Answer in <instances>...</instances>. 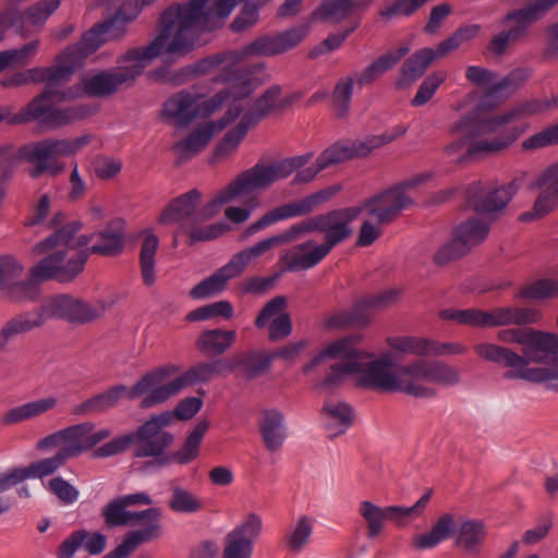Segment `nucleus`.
<instances>
[{
	"label": "nucleus",
	"mask_w": 558,
	"mask_h": 558,
	"mask_svg": "<svg viewBox=\"0 0 558 558\" xmlns=\"http://www.w3.org/2000/svg\"><path fill=\"white\" fill-rule=\"evenodd\" d=\"M58 403L56 397L37 399L5 411L1 416L4 425H14L21 422L32 420L52 410Z\"/></svg>",
	"instance_id": "37"
},
{
	"label": "nucleus",
	"mask_w": 558,
	"mask_h": 558,
	"mask_svg": "<svg viewBox=\"0 0 558 558\" xmlns=\"http://www.w3.org/2000/svg\"><path fill=\"white\" fill-rule=\"evenodd\" d=\"M357 340L359 337L335 340L303 366V373L310 374L328 360H339L330 366V374L315 383L314 389L333 388L351 376L359 386L366 389L430 399L436 396V390L424 383L439 386H453L459 383V371L436 360H415L393 372L395 360L391 352L375 356L368 351L356 349Z\"/></svg>",
	"instance_id": "1"
},
{
	"label": "nucleus",
	"mask_w": 558,
	"mask_h": 558,
	"mask_svg": "<svg viewBox=\"0 0 558 558\" xmlns=\"http://www.w3.org/2000/svg\"><path fill=\"white\" fill-rule=\"evenodd\" d=\"M519 298L542 301L558 298V279H541L522 289Z\"/></svg>",
	"instance_id": "60"
},
{
	"label": "nucleus",
	"mask_w": 558,
	"mask_h": 558,
	"mask_svg": "<svg viewBox=\"0 0 558 558\" xmlns=\"http://www.w3.org/2000/svg\"><path fill=\"white\" fill-rule=\"evenodd\" d=\"M263 519L255 512H250L223 538L221 558H252L254 543L263 531Z\"/></svg>",
	"instance_id": "19"
},
{
	"label": "nucleus",
	"mask_w": 558,
	"mask_h": 558,
	"mask_svg": "<svg viewBox=\"0 0 558 558\" xmlns=\"http://www.w3.org/2000/svg\"><path fill=\"white\" fill-rule=\"evenodd\" d=\"M235 338L234 330L208 329L198 335L195 345L205 355H220L231 348Z\"/></svg>",
	"instance_id": "39"
},
{
	"label": "nucleus",
	"mask_w": 558,
	"mask_h": 558,
	"mask_svg": "<svg viewBox=\"0 0 558 558\" xmlns=\"http://www.w3.org/2000/svg\"><path fill=\"white\" fill-rule=\"evenodd\" d=\"M517 191L514 182L493 190L475 203V210L483 215H495L506 208Z\"/></svg>",
	"instance_id": "43"
},
{
	"label": "nucleus",
	"mask_w": 558,
	"mask_h": 558,
	"mask_svg": "<svg viewBox=\"0 0 558 558\" xmlns=\"http://www.w3.org/2000/svg\"><path fill=\"white\" fill-rule=\"evenodd\" d=\"M301 159L284 161L274 166L255 165L253 168L240 173L228 185L216 192L197 213L202 201V193L197 189L174 198L160 215V221L171 223L182 219L192 218V222L208 220L218 215L223 205L244 197L253 192L265 190L275 182L287 177L293 165Z\"/></svg>",
	"instance_id": "5"
},
{
	"label": "nucleus",
	"mask_w": 558,
	"mask_h": 558,
	"mask_svg": "<svg viewBox=\"0 0 558 558\" xmlns=\"http://www.w3.org/2000/svg\"><path fill=\"white\" fill-rule=\"evenodd\" d=\"M223 80L231 81V87L229 89H222L225 93L229 94V97L226 99V104L229 106L228 110L234 105L240 106L241 111L235 119L240 114H243L246 120L251 121L254 125L266 116L282 110L293 101L290 95L282 94L280 86L274 85L254 102H251L247 97L256 87L251 78L240 76L234 80L230 77H225Z\"/></svg>",
	"instance_id": "9"
},
{
	"label": "nucleus",
	"mask_w": 558,
	"mask_h": 558,
	"mask_svg": "<svg viewBox=\"0 0 558 558\" xmlns=\"http://www.w3.org/2000/svg\"><path fill=\"white\" fill-rule=\"evenodd\" d=\"M44 326V318L39 308L20 313L8 319L0 329V352L4 351L15 337L27 333Z\"/></svg>",
	"instance_id": "32"
},
{
	"label": "nucleus",
	"mask_w": 558,
	"mask_h": 558,
	"mask_svg": "<svg viewBox=\"0 0 558 558\" xmlns=\"http://www.w3.org/2000/svg\"><path fill=\"white\" fill-rule=\"evenodd\" d=\"M339 190L340 186L338 185L328 186L302 199L276 207L251 223L244 231L242 238L247 239L248 236L254 235L282 220L307 215L319 205L328 202L339 192Z\"/></svg>",
	"instance_id": "15"
},
{
	"label": "nucleus",
	"mask_w": 558,
	"mask_h": 558,
	"mask_svg": "<svg viewBox=\"0 0 558 558\" xmlns=\"http://www.w3.org/2000/svg\"><path fill=\"white\" fill-rule=\"evenodd\" d=\"M140 396V381L133 386L114 385L76 404L73 409L75 415L101 414L116 408L123 400H133Z\"/></svg>",
	"instance_id": "23"
},
{
	"label": "nucleus",
	"mask_w": 558,
	"mask_h": 558,
	"mask_svg": "<svg viewBox=\"0 0 558 558\" xmlns=\"http://www.w3.org/2000/svg\"><path fill=\"white\" fill-rule=\"evenodd\" d=\"M140 441V428L118 436L105 445L98 447L94 452V458H108L126 451L130 447Z\"/></svg>",
	"instance_id": "58"
},
{
	"label": "nucleus",
	"mask_w": 558,
	"mask_h": 558,
	"mask_svg": "<svg viewBox=\"0 0 558 558\" xmlns=\"http://www.w3.org/2000/svg\"><path fill=\"white\" fill-rule=\"evenodd\" d=\"M279 245H281L280 241L277 234H274L239 251L233 254L229 260L233 264L234 268L241 276L251 264H254L262 258L268 259L271 255V251Z\"/></svg>",
	"instance_id": "34"
},
{
	"label": "nucleus",
	"mask_w": 558,
	"mask_h": 558,
	"mask_svg": "<svg viewBox=\"0 0 558 558\" xmlns=\"http://www.w3.org/2000/svg\"><path fill=\"white\" fill-rule=\"evenodd\" d=\"M543 109V104L529 101L478 120L470 116L462 117L451 125L450 132L465 134L449 143L445 151L458 163L497 155L508 149L529 126L514 122L523 117L537 114Z\"/></svg>",
	"instance_id": "3"
},
{
	"label": "nucleus",
	"mask_w": 558,
	"mask_h": 558,
	"mask_svg": "<svg viewBox=\"0 0 558 558\" xmlns=\"http://www.w3.org/2000/svg\"><path fill=\"white\" fill-rule=\"evenodd\" d=\"M534 186L539 191L533 209L521 215V220L542 218L558 205V163L547 167L536 179Z\"/></svg>",
	"instance_id": "24"
},
{
	"label": "nucleus",
	"mask_w": 558,
	"mask_h": 558,
	"mask_svg": "<svg viewBox=\"0 0 558 558\" xmlns=\"http://www.w3.org/2000/svg\"><path fill=\"white\" fill-rule=\"evenodd\" d=\"M326 429L331 436L343 434L353 422L352 408L342 401L328 400L322 409Z\"/></svg>",
	"instance_id": "36"
},
{
	"label": "nucleus",
	"mask_w": 558,
	"mask_h": 558,
	"mask_svg": "<svg viewBox=\"0 0 558 558\" xmlns=\"http://www.w3.org/2000/svg\"><path fill=\"white\" fill-rule=\"evenodd\" d=\"M23 272L24 267L13 256L4 255L0 257V289L7 290L13 302L34 301L36 299L35 283L37 281L32 279L31 275L27 280H20Z\"/></svg>",
	"instance_id": "21"
},
{
	"label": "nucleus",
	"mask_w": 558,
	"mask_h": 558,
	"mask_svg": "<svg viewBox=\"0 0 558 558\" xmlns=\"http://www.w3.org/2000/svg\"><path fill=\"white\" fill-rule=\"evenodd\" d=\"M558 4V0H533L525 5L511 10L502 19L504 25H510L493 36L489 50L494 56H502L511 44L527 36L530 27L543 19Z\"/></svg>",
	"instance_id": "10"
},
{
	"label": "nucleus",
	"mask_w": 558,
	"mask_h": 558,
	"mask_svg": "<svg viewBox=\"0 0 558 558\" xmlns=\"http://www.w3.org/2000/svg\"><path fill=\"white\" fill-rule=\"evenodd\" d=\"M259 432L267 450H279L288 435L283 413L277 409L265 410L259 422Z\"/></svg>",
	"instance_id": "31"
},
{
	"label": "nucleus",
	"mask_w": 558,
	"mask_h": 558,
	"mask_svg": "<svg viewBox=\"0 0 558 558\" xmlns=\"http://www.w3.org/2000/svg\"><path fill=\"white\" fill-rule=\"evenodd\" d=\"M330 252L323 242L307 240L283 251L280 260L289 271L307 270L318 265Z\"/></svg>",
	"instance_id": "26"
},
{
	"label": "nucleus",
	"mask_w": 558,
	"mask_h": 558,
	"mask_svg": "<svg viewBox=\"0 0 558 558\" xmlns=\"http://www.w3.org/2000/svg\"><path fill=\"white\" fill-rule=\"evenodd\" d=\"M222 369L221 361H208L198 363L183 373H178L182 383V390L189 386L205 384L217 377Z\"/></svg>",
	"instance_id": "48"
},
{
	"label": "nucleus",
	"mask_w": 558,
	"mask_h": 558,
	"mask_svg": "<svg viewBox=\"0 0 558 558\" xmlns=\"http://www.w3.org/2000/svg\"><path fill=\"white\" fill-rule=\"evenodd\" d=\"M66 457L58 449L54 456L34 461L26 468L20 469L24 481L27 478L41 480L47 476L53 475L66 463Z\"/></svg>",
	"instance_id": "51"
},
{
	"label": "nucleus",
	"mask_w": 558,
	"mask_h": 558,
	"mask_svg": "<svg viewBox=\"0 0 558 558\" xmlns=\"http://www.w3.org/2000/svg\"><path fill=\"white\" fill-rule=\"evenodd\" d=\"M356 3L354 0H326L313 14L312 19H322L330 23H339L354 14Z\"/></svg>",
	"instance_id": "52"
},
{
	"label": "nucleus",
	"mask_w": 558,
	"mask_h": 558,
	"mask_svg": "<svg viewBox=\"0 0 558 558\" xmlns=\"http://www.w3.org/2000/svg\"><path fill=\"white\" fill-rule=\"evenodd\" d=\"M457 530L453 514L442 513L425 532L414 534L411 547L417 551L432 550L452 537Z\"/></svg>",
	"instance_id": "28"
},
{
	"label": "nucleus",
	"mask_w": 558,
	"mask_h": 558,
	"mask_svg": "<svg viewBox=\"0 0 558 558\" xmlns=\"http://www.w3.org/2000/svg\"><path fill=\"white\" fill-rule=\"evenodd\" d=\"M481 32L478 24H470L458 28L451 36L440 41L435 50L437 58L444 57L460 48L464 43L474 39Z\"/></svg>",
	"instance_id": "56"
},
{
	"label": "nucleus",
	"mask_w": 558,
	"mask_h": 558,
	"mask_svg": "<svg viewBox=\"0 0 558 558\" xmlns=\"http://www.w3.org/2000/svg\"><path fill=\"white\" fill-rule=\"evenodd\" d=\"M233 306L229 301H218L211 304H207L190 312L186 315L189 322H202L207 320L216 316H221L227 319L233 316Z\"/></svg>",
	"instance_id": "61"
},
{
	"label": "nucleus",
	"mask_w": 558,
	"mask_h": 558,
	"mask_svg": "<svg viewBox=\"0 0 558 558\" xmlns=\"http://www.w3.org/2000/svg\"><path fill=\"white\" fill-rule=\"evenodd\" d=\"M88 57L78 44L66 47L57 57L54 65L61 82H66L76 70L84 65Z\"/></svg>",
	"instance_id": "49"
},
{
	"label": "nucleus",
	"mask_w": 558,
	"mask_h": 558,
	"mask_svg": "<svg viewBox=\"0 0 558 558\" xmlns=\"http://www.w3.org/2000/svg\"><path fill=\"white\" fill-rule=\"evenodd\" d=\"M173 423L172 412L165 411L142 424V457H154L158 465L166 463L167 458L162 453L173 440V436L166 428Z\"/></svg>",
	"instance_id": "20"
},
{
	"label": "nucleus",
	"mask_w": 558,
	"mask_h": 558,
	"mask_svg": "<svg viewBox=\"0 0 558 558\" xmlns=\"http://www.w3.org/2000/svg\"><path fill=\"white\" fill-rule=\"evenodd\" d=\"M89 142V135H82L76 138H46L28 143L16 150L12 162L24 161L33 165L28 171L33 179L39 178L45 172L56 175L63 170V166L58 165L57 159L76 155Z\"/></svg>",
	"instance_id": "8"
},
{
	"label": "nucleus",
	"mask_w": 558,
	"mask_h": 558,
	"mask_svg": "<svg viewBox=\"0 0 558 558\" xmlns=\"http://www.w3.org/2000/svg\"><path fill=\"white\" fill-rule=\"evenodd\" d=\"M59 0H43L27 9L21 16V23H16V32L28 37L39 32L48 17L59 8Z\"/></svg>",
	"instance_id": "33"
},
{
	"label": "nucleus",
	"mask_w": 558,
	"mask_h": 558,
	"mask_svg": "<svg viewBox=\"0 0 558 558\" xmlns=\"http://www.w3.org/2000/svg\"><path fill=\"white\" fill-rule=\"evenodd\" d=\"M38 308L44 324L48 319H61L74 325H85L100 318L106 312L104 303L94 305L71 294L53 295Z\"/></svg>",
	"instance_id": "14"
},
{
	"label": "nucleus",
	"mask_w": 558,
	"mask_h": 558,
	"mask_svg": "<svg viewBox=\"0 0 558 558\" xmlns=\"http://www.w3.org/2000/svg\"><path fill=\"white\" fill-rule=\"evenodd\" d=\"M161 535V510L155 507L142 510V543L156 541Z\"/></svg>",
	"instance_id": "63"
},
{
	"label": "nucleus",
	"mask_w": 558,
	"mask_h": 558,
	"mask_svg": "<svg viewBox=\"0 0 558 558\" xmlns=\"http://www.w3.org/2000/svg\"><path fill=\"white\" fill-rule=\"evenodd\" d=\"M134 19H136V14L125 15L124 10H119L111 19L85 32L77 44L90 56L106 43L120 38L125 32V25Z\"/></svg>",
	"instance_id": "22"
},
{
	"label": "nucleus",
	"mask_w": 558,
	"mask_h": 558,
	"mask_svg": "<svg viewBox=\"0 0 558 558\" xmlns=\"http://www.w3.org/2000/svg\"><path fill=\"white\" fill-rule=\"evenodd\" d=\"M69 97L59 89H46L33 99L26 109L29 119L37 120L50 129H58L77 120L84 119L90 110L83 106L54 108L53 105Z\"/></svg>",
	"instance_id": "13"
},
{
	"label": "nucleus",
	"mask_w": 558,
	"mask_h": 558,
	"mask_svg": "<svg viewBox=\"0 0 558 558\" xmlns=\"http://www.w3.org/2000/svg\"><path fill=\"white\" fill-rule=\"evenodd\" d=\"M465 77L477 87L489 88L487 96H490L502 90L514 89L525 75L522 70H515L498 80L496 73L486 68L469 65L465 69Z\"/></svg>",
	"instance_id": "27"
},
{
	"label": "nucleus",
	"mask_w": 558,
	"mask_h": 558,
	"mask_svg": "<svg viewBox=\"0 0 558 558\" xmlns=\"http://www.w3.org/2000/svg\"><path fill=\"white\" fill-rule=\"evenodd\" d=\"M232 52L233 51H230V52H227L223 54L214 56L210 58L199 60L198 62H196L193 65L192 71L195 74H206V73H211V72H227V74H225L222 76L217 75L215 77V81L226 82V80H223L225 77H230V78L234 80L238 76H234L230 72H231V69L235 64L239 63V61H234L233 58L230 57L232 54ZM227 83H229V85L226 89H229L231 87V81H227Z\"/></svg>",
	"instance_id": "47"
},
{
	"label": "nucleus",
	"mask_w": 558,
	"mask_h": 558,
	"mask_svg": "<svg viewBox=\"0 0 558 558\" xmlns=\"http://www.w3.org/2000/svg\"><path fill=\"white\" fill-rule=\"evenodd\" d=\"M497 338L508 344L521 345V353L495 343H481L474 348L476 354L506 368V379L542 385L558 392L557 332L510 328L498 331Z\"/></svg>",
	"instance_id": "2"
},
{
	"label": "nucleus",
	"mask_w": 558,
	"mask_h": 558,
	"mask_svg": "<svg viewBox=\"0 0 558 558\" xmlns=\"http://www.w3.org/2000/svg\"><path fill=\"white\" fill-rule=\"evenodd\" d=\"M489 226L480 219H469L460 223L453 231V238L460 245V252L466 254L482 243L488 235Z\"/></svg>",
	"instance_id": "41"
},
{
	"label": "nucleus",
	"mask_w": 558,
	"mask_h": 558,
	"mask_svg": "<svg viewBox=\"0 0 558 558\" xmlns=\"http://www.w3.org/2000/svg\"><path fill=\"white\" fill-rule=\"evenodd\" d=\"M180 367L167 364L142 376V408L160 405L182 391Z\"/></svg>",
	"instance_id": "17"
},
{
	"label": "nucleus",
	"mask_w": 558,
	"mask_h": 558,
	"mask_svg": "<svg viewBox=\"0 0 558 558\" xmlns=\"http://www.w3.org/2000/svg\"><path fill=\"white\" fill-rule=\"evenodd\" d=\"M316 519L310 514H299L294 517L287 527L282 542L288 551L301 554L311 544Z\"/></svg>",
	"instance_id": "29"
},
{
	"label": "nucleus",
	"mask_w": 558,
	"mask_h": 558,
	"mask_svg": "<svg viewBox=\"0 0 558 558\" xmlns=\"http://www.w3.org/2000/svg\"><path fill=\"white\" fill-rule=\"evenodd\" d=\"M437 58L432 48H423L416 51L403 65L402 76L408 81H415L424 74L426 69Z\"/></svg>",
	"instance_id": "57"
},
{
	"label": "nucleus",
	"mask_w": 558,
	"mask_h": 558,
	"mask_svg": "<svg viewBox=\"0 0 558 558\" xmlns=\"http://www.w3.org/2000/svg\"><path fill=\"white\" fill-rule=\"evenodd\" d=\"M240 0H189L169 7L161 15L160 34L142 49V63L160 56L189 52L201 32L214 29L232 13Z\"/></svg>",
	"instance_id": "4"
},
{
	"label": "nucleus",
	"mask_w": 558,
	"mask_h": 558,
	"mask_svg": "<svg viewBox=\"0 0 558 558\" xmlns=\"http://www.w3.org/2000/svg\"><path fill=\"white\" fill-rule=\"evenodd\" d=\"M357 512L366 525V536L369 539L377 538L385 530L387 517V506L380 507L375 502L364 499L360 501Z\"/></svg>",
	"instance_id": "44"
},
{
	"label": "nucleus",
	"mask_w": 558,
	"mask_h": 558,
	"mask_svg": "<svg viewBox=\"0 0 558 558\" xmlns=\"http://www.w3.org/2000/svg\"><path fill=\"white\" fill-rule=\"evenodd\" d=\"M240 111V106L234 105L227 111L223 118L199 123L185 136L177 140L171 147L177 162H186L205 149L214 135L221 132L233 122Z\"/></svg>",
	"instance_id": "16"
},
{
	"label": "nucleus",
	"mask_w": 558,
	"mask_h": 558,
	"mask_svg": "<svg viewBox=\"0 0 558 558\" xmlns=\"http://www.w3.org/2000/svg\"><path fill=\"white\" fill-rule=\"evenodd\" d=\"M239 122L227 132L216 149V158H223L232 154L241 144L248 130L254 126L243 114H240Z\"/></svg>",
	"instance_id": "55"
},
{
	"label": "nucleus",
	"mask_w": 558,
	"mask_h": 558,
	"mask_svg": "<svg viewBox=\"0 0 558 558\" xmlns=\"http://www.w3.org/2000/svg\"><path fill=\"white\" fill-rule=\"evenodd\" d=\"M356 84L350 75L337 83L332 93V104L336 114L340 118L345 117L350 109L353 86Z\"/></svg>",
	"instance_id": "62"
},
{
	"label": "nucleus",
	"mask_w": 558,
	"mask_h": 558,
	"mask_svg": "<svg viewBox=\"0 0 558 558\" xmlns=\"http://www.w3.org/2000/svg\"><path fill=\"white\" fill-rule=\"evenodd\" d=\"M124 247L123 223L120 220L112 221L108 227L96 235V242L88 246L89 255L97 253L106 256H113L122 252Z\"/></svg>",
	"instance_id": "38"
},
{
	"label": "nucleus",
	"mask_w": 558,
	"mask_h": 558,
	"mask_svg": "<svg viewBox=\"0 0 558 558\" xmlns=\"http://www.w3.org/2000/svg\"><path fill=\"white\" fill-rule=\"evenodd\" d=\"M169 507L179 513H195L204 507L202 500L190 490L177 487L172 490Z\"/></svg>",
	"instance_id": "59"
},
{
	"label": "nucleus",
	"mask_w": 558,
	"mask_h": 558,
	"mask_svg": "<svg viewBox=\"0 0 558 558\" xmlns=\"http://www.w3.org/2000/svg\"><path fill=\"white\" fill-rule=\"evenodd\" d=\"M40 40L34 39L20 48L0 52V72L9 66L26 65L38 53Z\"/></svg>",
	"instance_id": "54"
},
{
	"label": "nucleus",
	"mask_w": 558,
	"mask_h": 558,
	"mask_svg": "<svg viewBox=\"0 0 558 558\" xmlns=\"http://www.w3.org/2000/svg\"><path fill=\"white\" fill-rule=\"evenodd\" d=\"M230 230L225 222H215L205 226L192 223L189 229L190 244L215 240Z\"/></svg>",
	"instance_id": "64"
},
{
	"label": "nucleus",
	"mask_w": 558,
	"mask_h": 558,
	"mask_svg": "<svg viewBox=\"0 0 558 558\" xmlns=\"http://www.w3.org/2000/svg\"><path fill=\"white\" fill-rule=\"evenodd\" d=\"M140 75V49L130 50L114 72H101L84 80L83 89L89 96H108L122 84L136 80Z\"/></svg>",
	"instance_id": "18"
},
{
	"label": "nucleus",
	"mask_w": 558,
	"mask_h": 558,
	"mask_svg": "<svg viewBox=\"0 0 558 558\" xmlns=\"http://www.w3.org/2000/svg\"><path fill=\"white\" fill-rule=\"evenodd\" d=\"M281 54L274 36H259L244 46L240 51H233L230 56L234 61H242L248 57H274Z\"/></svg>",
	"instance_id": "50"
},
{
	"label": "nucleus",
	"mask_w": 558,
	"mask_h": 558,
	"mask_svg": "<svg viewBox=\"0 0 558 558\" xmlns=\"http://www.w3.org/2000/svg\"><path fill=\"white\" fill-rule=\"evenodd\" d=\"M158 245V238L150 229L142 230V281L149 287L156 282L155 254Z\"/></svg>",
	"instance_id": "46"
},
{
	"label": "nucleus",
	"mask_w": 558,
	"mask_h": 558,
	"mask_svg": "<svg viewBox=\"0 0 558 558\" xmlns=\"http://www.w3.org/2000/svg\"><path fill=\"white\" fill-rule=\"evenodd\" d=\"M208 426L207 421H199L187 435L184 444L171 457H166V463L172 460L184 465L195 460L198 457L201 444Z\"/></svg>",
	"instance_id": "42"
},
{
	"label": "nucleus",
	"mask_w": 558,
	"mask_h": 558,
	"mask_svg": "<svg viewBox=\"0 0 558 558\" xmlns=\"http://www.w3.org/2000/svg\"><path fill=\"white\" fill-rule=\"evenodd\" d=\"M111 434L110 428L96 429L93 422H84L68 426L39 439L36 449L47 451L58 448L69 460L92 450L109 438Z\"/></svg>",
	"instance_id": "12"
},
{
	"label": "nucleus",
	"mask_w": 558,
	"mask_h": 558,
	"mask_svg": "<svg viewBox=\"0 0 558 558\" xmlns=\"http://www.w3.org/2000/svg\"><path fill=\"white\" fill-rule=\"evenodd\" d=\"M240 277V274L234 268L233 264L229 260L226 265L220 267L208 278L197 283L191 291L190 296L194 300H203L221 293L227 283L234 278Z\"/></svg>",
	"instance_id": "35"
},
{
	"label": "nucleus",
	"mask_w": 558,
	"mask_h": 558,
	"mask_svg": "<svg viewBox=\"0 0 558 558\" xmlns=\"http://www.w3.org/2000/svg\"><path fill=\"white\" fill-rule=\"evenodd\" d=\"M140 505V493L118 496L108 501L100 511L107 529L126 527L140 522V511L133 507Z\"/></svg>",
	"instance_id": "25"
},
{
	"label": "nucleus",
	"mask_w": 558,
	"mask_h": 558,
	"mask_svg": "<svg viewBox=\"0 0 558 558\" xmlns=\"http://www.w3.org/2000/svg\"><path fill=\"white\" fill-rule=\"evenodd\" d=\"M229 97L223 90L208 99H202L197 94L181 90L170 96L162 106V119L175 128L182 129L198 118H207L217 112Z\"/></svg>",
	"instance_id": "11"
},
{
	"label": "nucleus",
	"mask_w": 558,
	"mask_h": 558,
	"mask_svg": "<svg viewBox=\"0 0 558 558\" xmlns=\"http://www.w3.org/2000/svg\"><path fill=\"white\" fill-rule=\"evenodd\" d=\"M408 47H400L396 51H389L380 56L363 71L355 72L351 76L359 86L369 84L397 64L398 61L408 53Z\"/></svg>",
	"instance_id": "40"
},
{
	"label": "nucleus",
	"mask_w": 558,
	"mask_h": 558,
	"mask_svg": "<svg viewBox=\"0 0 558 558\" xmlns=\"http://www.w3.org/2000/svg\"><path fill=\"white\" fill-rule=\"evenodd\" d=\"M486 537L483 522L469 520L461 524L458 534V544L469 554H476Z\"/></svg>",
	"instance_id": "53"
},
{
	"label": "nucleus",
	"mask_w": 558,
	"mask_h": 558,
	"mask_svg": "<svg viewBox=\"0 0 558 558\" xmlns=\"http://www.w3.org/2000/svg\"><path fill=\"white\" fill-rule=\"evenodd\" d=\"M430 179L429 173H420L362 203L318 215V231L323 243L331 251L352 234L351 223L362 213L373 216L379 222H391L403 209L412 204L408 191Z\"/></svg>",
	"instance_id": "6"
},
{
	"label": "nucleus",
	"mask_w": 558,
	"mask_h": 558,
	"mask_svg": "<svg viewBox=\"0 0 558 558\" xmlns=\"http://www.w3.org/2000/svg\"><path fill=\"white\" fill-rule=\"evenodd\" d=\"M387 344L391 353L397 355L430 356L433 352V341L421 337H389Z\"/></svg>",
	"instance_id": "45"
},
{
	"label": "nucleus",
	"mask_w": 558,
	"mask_h": 558,
	"mask_svg": "<svg viewBox=\"0 0 558 558\" xmlns=\"http://www.w3.org/2000/svg\"><path fill=\"white\" fill-rule=\"evenodd\" d=\"M80 229L78 222L69 223L34 245L36 255H48L31 268L32 279L69 283L83 272L89 257V239L76 236Z\"/></svg>",
	"instance_id": "7"
},
{
	"label": "nucleus",
	"mask_w": 558,
	"mask_h": 558,
	"mask_svg": "<svg viewBox=\"0 0 558 558\" xmlns=\"http://www.w3.org/2000/svg\"><path fill=\"white\" fill-rule=\"evenodd\" d=\"M541 319V312L532 307L501 306L487 311L488 327L531 325Z\"/></svg>",
	"instance_id": "30"
}]
</instances>
